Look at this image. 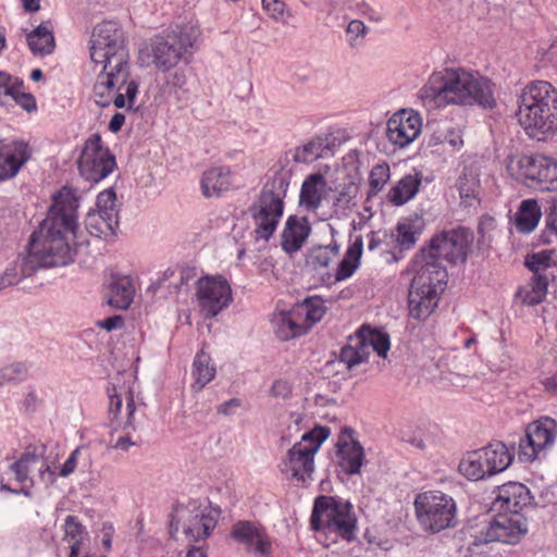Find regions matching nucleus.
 I'll return each mask as SVG.
<instances>
[{
  "mask_svg": "<svg viewBox=\"0 0 557 557\" xmlns=\"http://www.w3.org/2000/svg\"><path fill=\"white\" fill-rule=\"evenodd\" d=\"M78 197L64 186L52 198L46 219L33 232L28 255L20 264L21 276L27 277L38 268L64 267L74 261L77 247L84 244L78 234Z\"/></svg>",
  "mask_w": 557,
  "mask_h": 557,
  "instance_id": "f257e3e1",
  "label": "nucleus"
},
{
  "mask_svg": "<svg viewBox=\"0 0 557 557\" xmlns=\"http://www.w3.org/2000/svg\"><path fill=\"white\" fill-rule=\"evenodd\" d=\"M493 87L488 78L463 69H444L429 77L419 95L425 106L434 108L478 104L493 109L496 106Z\"/></svg>",
  "mask_w": 557,
  "mask_h": 557,
  "instance_id": "f03ea898",
  "label": "nucleus"
},
{
  "mask_svg": "<svg viewBox=\"0 0 557 557\" xmlns=\"http://www.w3.org/2000/svg\"><path fill=\"white\" fill-rule=\"evenodd\" d=\"M527 135L545 140L557 132V89L546 81L527 85L519 97L516 112Z\"/></svg>",
  "mask_w": 557,
  "mask_h": 557,
  "instance_id": "7ed1b4c3",
  "label": "nucleus"
},
{
  "mask_svg": "<svg viewBox=\"0 0 557 557\" xmlns=\"http://www.w3.org/2000/svg\"><path fill=\"white\" fill-rule=\"evenodd\" d=\"M248 212L255 225L258 239L268 242L275 233L284 213V199L292 180V170L287 165L273 170Z\"/></svg>",
  "mask_w": 557,
  "mask_h": 557,
  "instance_id": "20e7f679",
  "label": "nucleus"
},
{
  "mask_svg": "<svg viewBox=\"0 0 557 557\" xmlns=\"http://www.w3.org/2000/svg\"><path fill=\"white\" fill-rule=\"evenodd\" d=\"M310 525L317 532L350 542L356 537L357 518L348 500L321 495L314 499Z\"/></svg>",
  "mask_w": 557,
  "mask_h": 557,
  "instance_id": "39448f33",
  "label": "nucleus"
},
{
  "mask_svg": "<svg viewBox=\"0 0 557 557\" xmlns=\"http://www.w3.org/2000/svg\"><path fill=\"white\" fill-rule=\"evenodd\" d=\"M413 276L409 293L408 307L410 315L416 320L426 319L437 307L441 293L447 284L446 267L428 265L413 262Z\"/></svg>",
  "mask_w": 557,
  "mask_h": 557,
  "instance_id": "423d86ee",
  "label": "nucleus"
},
{
  "mask_svg": "<svg viewBox=\"0 0 557 557\" xmlns=\"http://www.w3.org/2000/svg\"><path fill=\"white\" fill-rule=\"evenodd\" d=\"M473 239V233L463 226L441 232L431 238L428 247L420 250L413 262L425 267L431 264L445 267L442 263L443 260L451 264H462L472 250Z\"/></svg>",
  "mask_w": 557,
  "mask_h": 557,
  "instance_id": "0eeeda50",
  "label": "nucleus"
},
{
  "mask_svg": "<svg viewBox=\"0 0 557 557\" xmlns=\"http://www.w3.org/2000/svg\"><path fill=\"white\" fill-rule=\"evenodd\" d=\"M193 44V36L182 29L157 35L140 48L139 60L145 65H153L162 72H168L189 53Z\"/></svg>",
  "mask_w": 557,
  "mask_h": 557,
  "instance_id": "6e6552de",
  "label": "nucleus"
},
{
  "mask_svg": "<svg viewBox=\"0 0 557 557\" xmlns=\"http://www.w3.org/2000/svg\"><path fill=\"white\" fill-rule=\"evenodd\" d=\"M330 434L329 428L320 425L304 433L300 441L295 443L282 459L280 466L282 473L302 484L311 481L314 455Z\"/></svg>",
  "mask_w": 557,
  "mask_h": 557,
  "instance_id": "1a4fd4ad",
  "label": "nucleus"
},
{
  "mask_svg": "<svg viewBox=\"0 0 557 557\" xmlns=\"http://www.w3.org/2000/svg\"><path fill=\"white\" fill-rule=\"evenodd\" d=\"M417 519L423 530L437 533L457 524L455 499L441 491H429L414 499Z\"/></svg>",
  "mask_w": 557,
  "mask_h": 557,
  "instance_id": "9d476101",
  "label": "nucleus"
},
{
  "mask_svg": "<svg viewBox=\"0 0 557 557\" xmlns=\"http://www.w3.org/2000/svg\"><path fill=\"white\" fill-rule=\"evenodd\" d=\"M89 49L95 63H128L124 34L114 21H103L95 26Z\"/></svg>",
  "mask_w": 557,
  "mask_h": 557,
  "instance_id": "9b49d317",
  "label": "nucleus"
},
{
  "mask_svg": "<svg viewBox=\"0 0 557 557\" xmlns=\"http://www.w3.org/2000/svg\"><path fill=\"white\" fill-rule=\"evenodd\" d=\"M494 518L484 519L473 534L475 545L491 542L516 544L528 532V522L523 515L495 512Z\"/></svg>",
  "mask_w": 557,
  "mask_h": 557,
  "instance_id": "f8f14e48",
  "label": "nucleus"
},
{
  "mask_svg": "<svg viewBox=\"0 0 557 557\" xmlns=\"http://www.w3.org/2000/svg\"><path fill=\"white\" fill-rule=\"evenodd\" d=\"M195 301L205 319H212L230 307L232 288L222 275H205L196 282Z\"/></svg>",
  "mask_w": 557,
  "mask_h": 557,
  "instance_id": "ddd939ff",
  "label": "nucleus"
},
{
  "mask_svg": "<svg viewBox=\"0 0 557 557\" xmlns=\"http://www.w3.org/2000/svg\"><path fill=\"white\" fill-rule=\"evenodd\" d=\"M100 64L102 69L97 75L96 82L114 95L113 104L117 109H133L138 94V84L129 78V64Z\"/></svg>",
  "mask_w": 557,
  "mask_h": 557,
  "instance_id": "4468645a",
  "label": "nucleus"
},
{
  "mask_svg": "<svg viewBox=\"0 0 557 557\" xmlns=\"http://www.w3.org/2000/svg\"><path fill=\"white\" fill-rule=\"evenodd\" d=\"M77 163L79 174L90 183L101 182L116 166L115 157L102 146L99 134H92L86 139Z\"/></svg>",
  "mask_w": 557,
  "mask_h": 557,
  "instance_id": "2eb2a0df",
  "label": "nucleus"
},
{
  "mask_svg": "<svg viewBox=\"0 0 557 557\" xmlns=\"http://www.w3.org/2000/svg\"><path fill=\"white\" fill-rule=\"evenodd\" d=\"M557 436V422L549 418H541L530 423L525 434L520 438L518 457L522 462H531L546 456Z\"/></svg>",
  "mask_w": 557,
  "mask_h": 557,
  "instance_id": "dca6fc26",
  "label": "nucleus"
},
{
  "mask_svg": "<svg viewBox=\"0 0 557 557\" xmlns=\"http://www.w3.org/2000/svg\"><path fill=\"white\" fill-rule=\"evenodd\" d=\"M518 177L532 188L557 190V160L544 154L522 156L518 160Z\"/></svg>",
  "mask_w": 557,
  "mask_h": 557,
  "instance_id": "f3484780",
  "label": "nucleus"
},
{
  "mask_svg": "<svg viewBox=\"0 0 557 557\" xmlns=\"http://www.w3.org/2000/svg\"><path fill=\"white\" fill-rule=\"evenodd\" d=\"M182 524L184 534L193 541L207 539L216 525V517L207 508L193 505L191 508H177L171 520V530L176 532Z\"/></svg>",
  "mask_w": 557,
  "mask_h": 557,
  "instance_id": "a211bd4d",
  "label": "nucleus"
},
{
  "mask_svg": "<svg viewBox=\"0 0 557 557\" xmlns=\"http://www.w3.org/2000/svg\"><path fill=\"white\" fill-rule=\"evenodd\" d=\"M335 138L331 134L314 136L302 146L287 151L284 158L280 159L274 165L273 170L281 169V165H287L293 171L289 164L290 160L296 163H311L319 158H326L333 154Z\"/></svg>",
  "mask_w": 557,
  "mask_h": 557,
  "instance_id": "6ab92c4d",
  "label": "nucleus"
},
{
  "mask_svg": "<svg viewBox=\"0 0 557 557\" xmlns=\"http://www.w3.org/2000/svg\"><path fill=\"white\" fill-rule=\"evenodd\" d=\"M533 497L529 488L519 482H508L497 487L491 510L498 513L523 515L522 510L529 507Z\"/></svg>",
  "mask_w": 557,
  "mask_h": 557,
  "instance_id": "aec40b11",
  "label": "nucleus"
},
{
  "mask_svg": "<svg viewBox=\"0 0 557 557\" xmlns=\"http://www.w3.org/2000/svg\"><path fill=\"white\" fill-rule=\"evenodd\" d=\"M231 536L243 544L255 557H270L272 543L265 530L250 521H238L233 525Z\"/></svg>",
  "mask_w": 557,
  "mask_h": 557,
  "instance_id": "412c9836",
  "label": "nucleus"
},
{
  "mask_svg": "<svg viewBox=\"0 0 557 557\" xmlns=\"http://www.w3.org/2000/svg\"><path fill=\"white\" fill-rule=\"evenodd\" d=\"M422 120L418 113L403 110L394 114L386 125V136L394 146L404 148L421 133Z\"/></svg>",
  "mask_w": 557,
  "mask_h": 557,
  "instance_id": "4be33fe9",
  "label": "nucleus"
},
{
  "mask_svg": "<svg viewBox=\"0 0 557 557\" xmlns=\"http://www.w3.org/2000/svg\"><path fill=\"white\" fill-rule=\"evenodd\" d=\"M32 149L22 140L0 143V182L17 175L23 165L30 159Z\"/></svg>",
  "mask_w": 557,
  "mask_h": 557,
  "instance_id": "5701e85b",
  "label": "nucleus"
},
{
  "mask_svg": "<svg viewBox=\"0 0 557 557\" xmlns=\"http://www.w3.org/2000/svg\"><path fill=\"white\" fill-rule=\"evenodd\" d=\"M354 430L345 428L342 430L337 441V463L348 475L359 474L364 462V449L361 444L352 437Z\"/></svg>",
  "mask_w": 557,
  "mask_h": 557,
  "instance_id": "b1692460",
  "label": "nucleus"
},
{
  "mask_svg": "<svg viewBox=\"0 0 557 557\" xmlns=\"http://www.w3.org/2000/svg\"><path fill=\"white\" fill-rule=\"evenodd\" d=\"M311 233L306 216L289 215L282 233L281 247L286 253H295L301 249Z\"/></svg>",
  "mask_w": 557,
  "mask_h": 557,
  "instance_id": "393cba45",
  "label": "nucleus"
},
{
  "mask_svg": "<svg viewBox=\"0 0 557 557\" xmlns=\"http://www.w3.org/2000/svg\"><path fill=\"white\" fill-rule=\"evenodd\" d=\"M231 170L228 166H214L202 173L200 187L203 197L219 198L231 188Z\"/></svg>",
  "mask_w": 557,
  "mask_h": 557,
  "instance_id": "a878e982",
  "label": "nucleus"
},
{
  "mask_svg": "<svg viewBox=\"0 0 557 557\" xmlns=\"http://www.w3.org/2000/svg\"><path fill=\"white\" fill-rule=\"evenodd\" d=\"M26 41L33 54H51L55 48V40L51 22H42L35 29L27 33Z\"/></svg>",
  "mask_w": 557,
  "mask_h": 557,
  "instance_id": "bb28decb",
  "label": "nucleus"
},
{
  "mask_svg": "<svg viewBox=\"0 0 557 557\" xmlns=\"http://www.w3.org/2000/svg\"><path fill=\"white\" fill-rule=\"evenodd\" d=\"M481 449L485 467L490 470V475L505 471L513 460L512 453L503 442H492Z\"/></svg>",
  "mask_w": 557,
  "mask_h": 557,
  "instance_id": "cd10ccee",
  "label": "nucleus"
},
{
  "mask_svg": "<svg viewBox=\"0 0 557 557\" xmlns=\"http://www.w3.org/2000/svg\"><path fill=\"white\" fill-rule=\"evenodd\" d=\"M326 186V180L321 173H312L302 182L299 202L308 211H315L322 202L321 191Z\"/></svg>",
  "mask_w": 557,
  "mask_h": 557,
  "instance_id": "c85d7f7f",
  "label": "nucleus"
},
{
  "mask_svg": "<svg viewBox=\"0 0 557 557\" xmlns=\"http://www.w3.org/2000/svg\"><path fill=\"white\" fill-rule=\"evenodd\" d=\"M302 318L296 314L293 307L289 311L281 312L274 319L275 333L281 341H289L301 336L308 332V326L302 322Z\"/></svg>",
  "mask_w": 557,
  "mask_h": 557,
  "instance_id": "c756f323",
  "label": "nucleus"
},
{
  "mask_svg": "<svg viewBox=\"0 0 557 557\" xmlns=\"http://www.w3.org/2000/svg\"><path fill=\"white\" fill-rule=\"evenodd\" d=\"M215 373L216 370L214 364L211 362L210 355L203 350L198 351L194 358L191 367V376L194 379V382L190 385L191 392H201L205 386L214 379Z\"/></svg>",
  "mask_w": 557,
  "mask_h": 557,
  "instance_id": "7c9ffc66",
  "label": "nucleus"
},
{
  "mask_svg": "<svg viewBox=\"0 0 557 557\" xmlns=\"http://www.w3.org/2000/svg\"><path fill=\"white\" fill-rule=\"evenodd\" d=\"M542 216L541 207L535 199H524L515 213V226L522 234L532 233Z\"/></svg>",
  "mask_w": 557,
  "mask_h": 557,
  "instance_id": "2f4dec72",
  "label": "nucleus"
},
{
  "mask_svg": "<svg viewBox=\"0 0 557 557\" xmlns=\"http://www.w3.org/2000/svg\"><path fill=\"white\" fill-rule=\"evenodd\" d=\"M135 288L129 277L113 276L110 283L108 304L116 309H127L134 298Z\"/></svg>",
  "mask_w": 557,
  "mask_h": 557,
  "instance_id": "473e14b6",
  "label": "nucleus"
},
{
  "mask_svg": "<svg viewBox=\"0 0 557 557\" xmlns=\"http://www.w3.org/2000/svg\"><path fill=\"white\" fill-rule=\"evenodd\" d=\"M106 216L98 211L88 212L85 219L86 231L97 238L114 236L119 228V216H112V221H109Z\"/></svg>",
  "mask_w": 557,
  "mask_h": 557,
  "instance_id": "72a5a7b5",
  "label": "nucleus"
},
{
  "mask_svg": "<svg viewBox=\"0 0 557 557\" xmlns=\"http://www.w3.org/2000/svg\"><path fill=\"white\" fill-rule=\"evenodd\" d=\"M420 185L421 177L419 173L405 175L397 185L389 190V200L395 206H403L417 195Z\"/></svg>",
  "mask_w": 557,
  "mask_h": 557,
  "instance_id": "f704fd0d",
  "label": "nucleus"
},
{
  "mask_svg": "<svg viewBox=\"0 0 557 557\" xmlns=\"http://www.w3.org/2000/svg\"><path fill=\"white\" fill-rule=\"evenodd\" d=\"M296 314L300 315L302 322L308 326V331L313 324L321 321L326 312L324 300L319 296L307 297L301 302L294 306Z\"/></svg>",
  "mask_w": 557,
  "mask_h": 557,
  "instance_id": "c9c22d12",
  "label": "nucleus"
},
{
  "mask_svg": "<svg viewBox=\"0 0 557 557\" xmlns=\"http://www.w3.org/2000/svg\"><path fill=\"white\" fill-rule=\"evenodd\" d=\"M459 471L471 481H479L490 475V470L485 467L482 449H476L467 454L459 463Z\"/></svg>",
  "mask_w": 557,
  "mask_h": 557,
  "instance_id": "e433bc0d",
  "label": "nucleus"
},
{
  "mask_svg": "<svg viewBox=\"0 0 557 557\" xmlns=\"http://www.w3.org/2000/svg\"><path fill=\"white\" fill-rule=\"evenodd\" d=\"M109 394V413L116 419L121 412L123 400H126V426H133L134 413L136 410L134 397L131 391L117 392L115 386L108 388Z\"/></svg>",
  "mask_w": 557,
  "mask_h": 557,
  "instance_id": "4c0bfd02",
  "label": "nucleus"
},
{
  "mask_svg": "<svg viewBox=\"0 0 557 557\" xmlns=\"http://www.w3.org/2000/svg\"><path fill=\"white\" fill-rule=\"evenodd\" d=\"M553 277L554 276H547V274H543V276H532L529 286L520 288L518 296L522 299V302L528 306H535L542 302L547 294L548 283Z\"/></svg>",
  "mask_w": 557,
  "mask_h": 557,
  "instance_id": "58836bf2",
  "label": "nucleus"
},
{
  "mask_svg": "<svg viewBox=\"0 0 557 557\" xmlns=\"http://www.w3.org/2000/svg\"><path fill=\"white\" fill-rule=\"evenodd\" d=\"M193 277L194 274L190 270L185 269L176 271L169 268L150 285V287L157 292L166 287L165 283L170 282V285L168 286L170 293L177 294L181 289V286L187 284L188 281Z\"/></svg>",
  "mask_w": 557,
  "mask_h": 557,
  "instance_id": "ea45409f",
  "label": "nucleus"
},
{
  "mask_svg": "<svg viewBox=\"0 0 557 557\" xmlns=\"http://www.w3.org/2000/svg\"><path fill=\"white\" fill-rule=\"evenodd\" d=\"M421 230L416 226L412 221L398 222L395 228L393 244H395L400 251L409 250L416 245Z\"/></svg>",
  "mask_w": 557,
  "mask_h": 557,
  "instance_id": "a19ab883",
  "label": "nucleus"
},
{
  "mask_svg": "<svg viewBox=\"0 0 557 557\" xmlns=\"http://www.w3.org/2000/svg\"><path fill=\"white\" fill-rule=\"evenodd\" d=\"M358 193L359 187L354 182H347L338 185L333 200L335 210L345 212L352 208L356 205L355 199Z\"/></svg>",
  "mask_w": 557,
  "mask_h": 557,
  "instance_id": "79ce46f5",
  "label": "nucleus"
},
{
  "mask_svg": "<svg viewBox=\"0 0 557 557\" xmlns=\"http://www.w3.org/2000/svg\"><path fill=\"white\" fill-rule=\"evenodd\" d=\"M552 257L547 251H540L536 253L528 255L524 264L532 272V276H554L552 271Z\"/></svg>",
  "mask_w": 557,
  "mask_h": 557,
  "instance_id": "37998d69",
  "label": "nucleus"
},
{
  "mask_svg": "<svg viewBox=\"0 0 557 557\" xmlns=\"http://www.w3.org/2000/svg\"><path fill=\"white\" fill-rule=\"evenodd\" d=\"M363 329L359 331L361 335V339H366L367 349L372 347V349L377 354L379 357L385 358L389 348L391 342L389 336L386 333L379 331L368 330V335H362Z\"/></svg>",
  "mask_w": 557,
  "mask_h": 557,
  "instance_id": "c03bdc74",
  "label": "nucleus"
},
{
  "mask_svg": "<svg viewBox=\"0 0 557 557\" xmlns=\"http://www.w3.org/2000/svg\"><path fill=\"white\" fill-rule=\"evenodd\" d=\"M480 181L472 171H465L457 181V189L463 200L474 199L479 193Z\"/></svg>",
  "mask_w": 557,
  "mask_h": 557,
  "instance_id": "a18cd8bd",
  "label": "nucleus"
},
{
  "mask_svg": "<svg viewBox=\"0 0 557 557\" xmlns=\"http://www.w3.org/2000/svg\"><path fill=\"white\" fill-rule=\"evenodd\" d=\"M65 537L73 541L71 545L70 557H77L79 553V541L82 539L84 527L75 516H67L64 521Z\"/></svg>",
  "mask_w": 557,
  "mask_h": 557,
  "instance_id": "49530a36",
  "label": "nucleus"
},
{
  "mask_svg": "<svg viewBox=\"0 0 557 557\" xmlns=\"http://www.w3.org/2000/svg\"><path fill=\"white\" fill-rule=\"evenodd\" d=\"M359 344V347L345 346L341 349L339 361L345 363L348 369L367 360L366 339H360Z\"/></svg>",
  "mask_w": 557,
  "mask_h": 557,
  "instance_id": "de8ad7c7",
  "label": "nucleus"
},
{
  "mask_svg": "<svg viewBox=\"0 0 557 557\" xmlns=\"http://www.w3.org/2000/svg\"><path fill=\"white\" fill-rule=\"evenodd\" d=\"M96 206L97 211L107 215L106 218L109 221H112V216H119L116 195L112 188H108L98 195Z\"/></svg>",
  "mask_w": 557,
  "mask_h": 557,
  "instance_id": "09e8293b",
  "label": "nucleus"
},
{
  "mask_svg": "<svg viewBox=\"0 0 557 557\" xmlns=\"http://www.w3.org/2000/svg\"><path fill=\"white\" fill-rule=\"evenodd\" d=\"M28 368L23 362H14L0 369V385L16 383L26 379Z\"/></svg>",
  "mask_w": 557,
  "mask_h": 557,
  "instance_id": "8fccbe9b",
  "label": "nucleus"
},
{
  "mask_svg": "<svg viewBox=\"0 0 557 557\" xmlns=\"http://www.w3.org/2000/svg\"><path fill=\"white\" fill-rule=\"evenodd\" d=\"M16 87H23V81L13 77L7 72L0 71V106H7L11 101Z\"/></svg>",
  "mask_w": 557,
  "mask_h": 557,
  "instance_id": "3c124183",
  "label": "nucleus"
},
{
  "mask_svg": "<svg viewBox=\"0 0 557 557\" xmlns=\"http://www.w3.org/2000/svg\"><path fill=\"white\" fill-rule=\"evenodd\" d=\"M389 180V166L386 163L376 164L372 168L369 175V185L371 193L376 194L383 189Z\"/></svg>",
  "mask_w": 557,
  "mask_h": 557,
  "instance_id": "603ef678",
  "label": "nucleus"
},
{
  "mask_svg": "<svg viewBox=\"0 0 557 557\" xmlns=\"http://www.w3.org/2000/svg\"><path fill=\"white\" fill-rule=\"evenodd\" d=\"M37 456L34 454H23L16 461L10 465V470L14 474L15 480L25 483L28 480L29 463L36 461Z\"/></svg>",
  "mask_w": 557,
  "mask_h": 557,
  "instance_id": "864d4df0",
  "label": "nucleus"
},
{
  "mask_svg": "<svg viewBox=\"0 0 557 557\" xmlns=\"http://www.w3.org/2000/svg\"><path fill=\"white\" fill-rule=\"evenodd\" d=\"M368 34V27L360 20H351L346 27L347 42L350 47H359Z\"/></svg>",
  "mask_w": 557,
  "mask_h": 557,
  "instance_id": "5fc2aeb1",
  "label": "nucleus"
},
{
  "mask_svg": "<svg viewBox=\"0 0 557 557\" xmlns=\"http://www.w3.org/2000/svg\"><path fill=\"white\" fill-rule=\"evenodd\" d=\"M557 236V197L545 209V231L543 233L544 240L552 242V236Z\"/></svg>",
  "mask_w": 557,
  "mask_h": 557,
  "instance_id": "6e6d98bb",
  "label": "nucleus"
},
{
  "mask_svg": "<svg viewBox=\"0 0 557 557\" xmlns=\"http://www.w3.org/2000/svg\"><path fill=\"white\" fill-rule=\"evenodd\" d=\"M11 101H14L27 112L37 110V102L35 97L30 92L24 91V86L15 88L13 95L11 96Z\"/></svg>",
  "mask_w": 557,
  "mask_h": 557,
  "instance_id": "4d7b16f0",
  "label": "nucleus"
},
{
  "mask_svg": "<svg viewBox=\"0 0 557 557\" xmlns=\"http://www.w3.org/2000/svg\"><path fill=\"white\" fill-rule=\"evenodd\" d=\"M355 11L357 14L367 17L370 22L381 23L385 18V14L382 11L372 8L366 1L356 3Z\"/></svg>",
  "mask_w": 557,
  "mask_h": 557,
  "instance_id": "13d9d810",
  "label": "nucleus"
},
{
  "mask_svg": "<svg viewBox=\"0 0 557 557\" xmlns=\"http://www.w3.org/2000/svg\"><path fill=\"white\" fill-rule=\"evenodd\" d=\"M310 257L315 268H327L333 259L332 250L323 248L322 246L313 248Z\"/></svg>",
  "mask_w": 557,
  "mask_h": 557,
  "instance_id": "bf43d9fd",
  "label": "nucleus"
},
{
  "mask_svg": "<svg viewBox=\"0 0 557 557\" xmlns=\"http://www.w3.org/2000/svg\"><path fill=\"white\" fill-rule=\"evenodd\" d=\"M261 2L263 10L267 11L272 18L276 21L283 18L286 8L283 0H261Z\"/></svg>",
  "mask_w": 557,
  "mask_h": 557,
  "instance_id": "052dcab7",
  "label": "nucleus"
},
{
  "mask_svg": "<svg viewBox=\"0 0 557 557\" xmlns=\"http://www.w3.org/2000/svg\"><path fill=\"white\" fill-rule=\"evenodd\" d=\"M369 243H368V249L369 251L376 250L381 245L391 246L394 240V233L387 234L386 232L383 233V236H380L379 232H370L369 235Z\"/></svg>",
  "mask_w": 557,
  "mask_h": 557,
  "instance_id": "680f3d73",
  "label": "nucleus"
},
{
  "mask_svg": "<svg viewBox=\"0 0 557 557\" xmlns=\"http://www.w3.org/2000/svg\"><path fill=\"white\" fill-rule=\"evenodd\" d=\"M92 97L97 106L106 108L113 103L114 95H112L108 89H104L99 83L95 82L92 88Z\"/></svg>",
  "mask_w": 557,
  "mask_h": 557,
  "instance_id": "e2e57ef3",
  "label": "nucleus"
},
{
  "mask_svg": "<svg viewBox=\"0 0 557 557\" xmlns=\"http://www.w3.org/2000/svg\"><path fill=\"white\" fill-rule=\"evenodd\" d=\"M358 267H359L358 263H355L351 260L344 258L337 267V270L335 273V280L344 281V280L349 278L355 273V271L357 270Z\"/></svg>",
  "mask_w": 557,
  "mask_h": 557,
  "instance_id": "0e129e2a",
  "label": "nucleus"
},
{
  "mask_svg": "<svg viewBox=\"0 0 557 557\" xmlns=\"http://www.w3.org/2000/svg\"><path fill=\"white\" fill-rule=\"evenodd\" d=\"M362 250L363 239L361 236H357L355 240L348 246L344 258L359 264L360 258L362 256Z\"/></svg>",
  "mask_w": 557,
  "mask_h": 557,
  "instance_id": "69168bd1",
  "label": "nucleus"
},
{
  "mask_svg": "<svg viewBox=\"0 0 557 557\" xmlns=\"http://www.w3.org/2000/svg\"><path fill=\"white\" fill-rule=\"evenodd\" d=\"M434 143H446L455 150H459L463 145V140L460 133L454 129L447 131L443 138H434Z\"/></svg>",
  "mask_w": 557,
  "mask_h": 557,
  "instance_id": "338daca9",
  "label": "nucleus"
},
{
  "mask_svg": "<svg viewBox=\"0 0 557 557\" xmlns=\"http://www.w3.org/2000/svg\"><path fill=\"white\" fill-rule=\"evenodd\" d=\"M243 405L242 399L239 398H231L227 401H224L220 404L216 408L218 414L224 416V417H231L236 413V410L240 408Z\"/></svg>",
  "mask_w": 557,
  "mask_h": 557,
  "instance_id": "774afa93",
  "label": "nucleus"
}]
</instances>
